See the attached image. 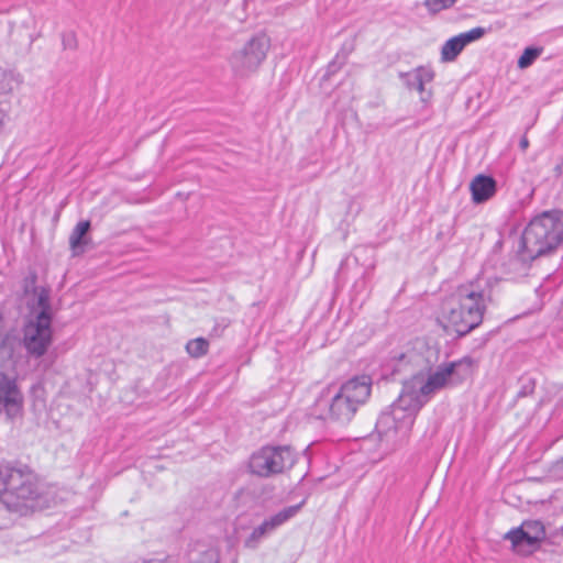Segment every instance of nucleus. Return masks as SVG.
<instances>
[{
	"mask_svg": "<svg viewBox=\"0 0 563 563\" xmlns=\"http://www.w3.org/2000/svg\"><path fill=\"white\" fill-rule=\"evenodd\" d=\"M471 362L461 360L440 365L434 372H419L405 380L398 398L376 422L382 440L398 444L406 441L421 408L439 390L456 385L471 375Z\"/></svg>",
	"mask_w": 563,
	"mask_h": 563,
	"instance_id": "nucleus-1",
	"label": "nucleus"
},
{
	"mask_svg": "<svg viewBox=\"0 0 563 563\" xmlns=\"http://www.w3.org/2000/svg\"><path fill=\"white\" fill-rule=\"evenodd\" d=\"M493 301L492 286L485 278L462 284L443 301L441 316L445 327L465 335L482 322Z\"/></svg>",
	"mask_w": 563,
	"mask_h": 563,
	"instance_id": "nucleus-2",
	"label": "nucleus"
},
{
	"mask_svg": "<svg viewBox=\"0 0 563 563\" xmlns=\"http://www.w3.org/2000/svg\"><path fill=\"white\" fill-rule=\"evenodd\" d=\"M563 239V214L543 212L525 229L520 239L518 255L522 262H530L556 249Z\"/></svg>",
	"mask_w": 563,
	"mask_h": 563,
	"instance_id": "nucleus-3",
	"label": "nucleus"
},
{
	"mask_svg": "<svg viewBox=\"0 0 563 563\" xmlns=\"http://www.w3.org/2000/svg\"><path fill=\"white\" fill-rule=\"evenodd\" d=\"M373 380L368 375L354 376L344 382L332 395L328 418L347 423L371 396Z\"/></svg>",
	"mask_w": 563,
	"mask_h": 563,
	"instance_id": "nucleus-4",
	"label": "nucleus"
},
{
	"mask_svg": "<svg viewBox=\"0 0 563 563\" xmlns=\"http://www.w3.org/2000/svg\"><path fill=\"white\" fill-rule=\"evenodd\" d=\"M4 504L10 510L21 514L42 508L41 485L36 475L29 470H13L9 475V490Z\"/></svg>",
	"mask_w": 563,
	"mask_h": 563,
	"instance_id": "nucleus-5",
	"label": "nucleus"
},
{
	"mask_svg": "<svg viewBox=\"0 0 563 563\" xmlns=\"http://www.w3.org/2000/svg\"><path fill=\"white\" fill-rule=\"evenodd\" d=\"M271 47L269 37L260 33L251 37L242 47L234 51L229 64L236 77L247 78L257 71Z\"/></svg>",
	"mask_w": 563,
	"mask_h": 563,
	"instance_id": "nucleus-6",
	"label": "nucleus"
},
{
	"mask_svg": "<svg viewBox=\"0 0 563 563\" xmlns=\"http://www.w3.org/2000/svg\"><path fill=\"white\" fill-rule=\"evenodd\" d=\"M295 464V454L289 446H264L250 457L252 474L269 477L283 473Z\"/></svg>",
	"mask_w": 563,
	"mask_h": 563,
	"instance_id": "nucleus-7",
	"label": "nucleus"
},
{
	"mask_svg": "<svg viewBox=\"0 0 563 563\" xmlns=\"http://www.w3.org/2000/svg\"><path fill=\"white\" fill-rule=\"evenodd\" d=\"M22 343L30 356L45 355L53 343L52 317L37 312L30 318L23 328Z\"/></svg>",
	"mask_w": 563,
	"mask_h": 563,
	"instance_id": "nucleus-8",
	"label": "nucleus"
},
{
	"mask_svg": "<svg viewBox=\"0 0 563 563\" xmlns=\"http://www.w3.org/2000/svg\"><path fill=\"white\" fill-rule=\"evenodd\" d=\"M302 501L284 507L275 514H272L264 518V520L255 526L250 534L244 540V547L247 549L255 550L258 545L272 534H274L280 527L286 525L289 520L295 518L302 508Z\"/></svg>",
	"mask_w": 563,
	"mask_h": 563,
	"instance_id": "nucleus-9",
	"label": "nucleus"
},
{
	"mask_svg": "<svg viewBox=\"0 0 563 563\" xmlns=\"http://www.w3.org/2000/svg\"><path fill=\"white\" fill-rule=\"evenodd\" d=\"M23 397L16 383L8 375L0 373V415L4 413L12 421L21 415Z\"/></svg>",
	"mask_w": 563,
	"mask_h": 563,
	"instance_id": "nucleus-10",
	"label": "nucleus"
},
{
	"mask_svg": "<svg viewBox=\"0 0 563 563\" xmlns=\"http://www.w3.org/2000/svg\"><path fill=\"white\" fill-rule=\"evenodd\" d=\"M486 33L485 27L477 26L449 38L441 47V62H454L468 44L481 40Z\"/></svg>",
	"mask_w": 563,
	"mask_h": 563,
	"instance_id": "nucleus-11",
	"label": "nucleus"
},
{
	"mask_svg": "<svg viewBox=\"0 0 563 563\" xmlns=\"http://www.w3.org/2000/svg\"><path fill=\"white\" fill-rule=\"evenodd\" d=\"M470 189L472 199L476 203H482L492 198L496 192V181L490 176L477 175L471 183Z\"/></svg>",
	"mask_w": 563,
	"mask_h": 563,
	"instance_id": "nucleus-12",
	"label": "nucleus"
},
{
	"mask_svg": "<svg viewBox=\"0 0 563 563\" xmlns=\"http://www.w3.org/2000/svg\"><path fill=\"white\" fill-rule=\"evenodd\" d=\"M401 77L405 78V84L409 89H416L423 93L424 85L433 80L434 71L430 67L420 66L407 74H401Z\"/></svg>",
	"mask_w": 563,
	"mask_h": 563,
	"instance_id": "nucleus-13",
	"label": "nucleus"
},
{
	"mask_svg": "<svg viewBox=\"0 0 563 563\" xmlns=\"http://www.w3.org/2000/svg\"><path fill=\"white\" fill-rule=\"evenodd\" d=\"M512 544V549L519 554H529L538 548L537 543L530 540L529 533L522 528L512 529L506 537Z\"/></svg>",
	"mask_w": 563,
	"mask_h": 563,
	"instance_id": "nucleus-14",
	"label": "nucleus"
},
{
	"mask_svg": "<svg viewBox=\"0 0 563 563\" xmlns=\"http://www.w3.org/2000/svg\"><path fill=\"white\" fill-rule=\"evenodd\" d=\"M90 229L89 221H80L74 228L70 236H69V245L74 255H79L84 252L85 246L88 244V239L86 238L87 232Z\"/></svg>",
	"mask_w": 563,
	"mask_h": 563,
	"instance_id": "nucleus-15",
	"label": "nucleus"
},
{
	"mask_svg": "<svg viewBox=\"0 0 563 563\" xmlns=\"http://www.w3.org/2000/svg\"><path fill=\"white\" fill-rule=\"evenodd\" d=\"M530 536V540L534 541L537 545L545 538V529L539 520H527L520 526Z\"/></svg>",
	"mask_w": 563,
	"mask_h": 563,
	"instance_id": "nucleus-16",
	"label": "nucleus"
},
{
	"mask_svg": "<svg viewBox=\"0 0 563 563\" xmlns=\"http://www.w3.org/2000/svg\"><path fill=\"white\" fill-rule=\"evenodd\" d=\"M541 47H527L522 52L521 56L518 58V67L520 69H526L530 67L534 60L542 54Z\"/></svg>",
	"mask_w": 563,
	"mask_h": 563,
	"instance_id": "nucleus-17",
	"label": "nucleus"
},
{
	"mask_svg": "<svg viewBox=\"0 0 563 563\" xmlns=\"http://www.w3.org/2000/svg\"><path fill=\"white\" fill-rule=\"evenodd\" d=\"M208 347L209 343L203 338L190 340L186 345L188 354L192 357H200L205 355L208 352Z\"/></svg>",
	"mask_w": 563,
	"mask_h": 563,
	"instance_id": "nucleus-18",
	"label": "nucleus"
},
{
	"mask_svg": "<svg viewBox=\"0 0 563 563\" xmlns=\"http://www.w3.org/2000/svg\"><path fill=\"white\" fill-rule=\"evenodd\" d=\"M456 1L457 0H424L423 4L430 13L435 14L453 7Z\"/></svg>",
	"mask_w": 563,
	"mask_h": 563,
	"instance_id": "nucleus-19",
	"label": "nucleus"
},
{
	"mask_svg": "<svg viewBox=\"0 0 563 563\" xmlns=\"http://www.w3.org/2000/svg\"><path fill=\"white\" fill-rule=\"evenodd\" d=\"M16 346V340L13 336L7 335L0 344V355L3 357L11 358L13 357L14 351Z\"/></svg>",
	"mask_w": 563,
	"mask_h": 563,
	"instance_id": "nucleus-20",
	"label": "nucleus"
},
{
	"mask_svg": "<svg viewBox=\"0 0 563 563\" xmlns=\"http://www.w3.org/2000/svg\"><path fill=\"white\" fill-rule=\"evenodd\" d=\"M14 468L5 467L0 468V497L4 499L5 495L9 490V475L13 472Z\"/></svg>",
	"mask_w": 563,
	"mask_h": 563,
	"instance_id": "nucleus-21",
	"label": "nucleus"
},
{
	"mask_svg": "<svg viewBox=\"0 0 563 563\" xmlns=\"http://www.w3.org/2000/svg\"><path fill=\"white\" fill-rule=\"evenodd\" d=\"M62 45L64 49L75 51L78 47L77 36L74 32L64 33L62 36Z\"/></svg>",
	"mask_w": 563,
	"mask_h": 563,
	"instance_id": "nucleus-22",
	"label": "nucleus"
},
{
	"mask_svg": "<svg viewBox=\"0 0 563 563\" xmlns=\"http://www.w3.org/2000/svg\"><path fill=\"white\" fill-rule=\"evenodd\" d=\"M37 305L41 308L38 312H46L47 317H52L49 307V296L46 290H42L37 298Z\"/></svg>",
	"mask_w": 563,
	"mask_h": 563,
	"instance_id": "nucleus-23",
	"label": "nucleus"
},
{
	"mask_svg": "<svg viewBox=\"0 0 563 563\" xmlns=\"http://www.w3.org/2000/svg\"><path fill=\"white\" fill-rule=\"evenodd\" d=\"M519 146L522 151H526L529 146V141L526 136L521 137L520 142H519Z\"/></svg>",
	"mask_w": 563,
	"mask_h": 563,
	"instance_id": "nucleus-24",
	"label": "nucleus"
},
{
	"mask_svg": "<svg viewBox=\"0 0 563 563\" xmlns=\"http://www.w3.org/2000/svg\"><path fill=\"white\" fill-rule=\"evenodd\" d=\"M4 118H5L4 111L0 110V130L3 126Z\"/></svg>",
	"mask_w": 563,
	"mask_h": 563,
	"instance_id": "nucleus-25",
	"label": "nucleus"
},
{
	"mask_svg": "<svg viewBox=\"0 0 563 563\" xmlns=\"http://www.w3.org/2000/svg\"><path fill=\"white\" fill-rule=\"evenodd\" d=\"M144 563H166L165 560H148V561H145Z\"/></svg>",
	"mask_w": 563,
	"mask_h": 563,
	"instance_id": "nucleus-26",
	"label": "nucleus"
}]
</instances>
